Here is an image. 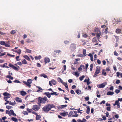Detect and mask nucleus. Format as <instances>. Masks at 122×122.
<instances>
[{"mask_svg":"<svg viewBox=\"0 0 122 122\" xmlns=\"http://www.w3.org/2000/svg\"><path fill=\"white\" fill-rule=\"evenodd\" d=\"M26 49V52H27L28 53H30L31 52V51L29 50L28 49H27L26 48H25Z\"/></svg>","mask_w":122,"mask_h":122,"instance_id":"nucleus-24","label":"nucleus"},{"mask_svg":"<svg viewBox=\"0 0 122 122\" xmlns=\"http://www.w3.org/2000/svg\"><path fill=\"white\" fill-rule=\"evenodd\" d=\"M5 65H7V63H5L4 64H3V66L2 65H0V66L3 67H5V66H6Z\"/></svg>","mask_w":122,"mask_h":122,"instance_id":"nucleus-50","label":"nucleus"},{"mask_svg":"<svg viewBox=\"0 0 122 122\" xmlns=\"http://www.w3.org/2000/svg\"><path fill=\"white\" fill-rule=\"evenodd\" d=\"M5 42L2 41H0V44L2 45H4Z\"/></svg>","mask_w":122,"mask_h":122,"instance_id":"nucleus-36","label":"nucleus"},{"mask_svg":"<svg viewBox=\"0 0 122 122\" xmlns=\"http://www.w3.org/2000/svg\"><path fill=\"white\" fill-rule=\"evenodd\" d=\"M93 67V64H91L90 65V70L91 71H92V68Z\"/></svg>","mask_w":122,"mask_h":122,"instance_id":"nucleus-39","label":"nucleus"},{"mask_svg":"<svg viewBox=\"0 0 122 122\" xmlns=\"http://www.w3.org/2000/svg\"><path fill=\"white\" fill-rule=\"evenodd\" d=\"M40 108L39 106L37 105H34L32 107V109L35 111H38Z\"/></svg>","mask_w":122,"mask_h":122,"instance_id":"nucleus-4","label":"nucleus"},{"mask_svg":"<svg viewBox=\"0 0 122 122\" xmlns=\"http://www.w3.org/2000/svg\"><path fill=\"white\" fill-rule=\"evenodd\" d=\"M32 83V80L29 79L27 80V84H30Z\"/></svg>","mask_w":122,"mask_h":122,"instance_id":"nucleus-32","label":"nucleus"},{"mask_svg":"<svg viewBox=\"0 0 122 122\" xmlns=\"http://www.w3.org/2000/svg\"><path fill=\"white\" fill-rule=\"evenodd\" d=\"M44 94L46 95L49 98H50L51 97L50 93L48 92H45L44 93Z\"/></svg>","mask_w":122,"mask_h":122,"instance_id":"nucleus-15","label":"nucleus"},{"mask_svg":"<svg viewBox=\"0 0 122 122\" xmlns=\"http://www.w3.org/2000/svg\"><path fill=\"white\" fill-rule=\"evenodd\" d=\"M97 86L100 88H103L105 86V84H97Z\"/></svg>","mask_w":122,"mask_h":122,"instance_id":"nucleus-10","label":"nucleus"},{"mask_svg":"<svg viewBox=\"0 0 122 122\" xmlns=\"http://www.w3.org/2000/svg\"><path fill=\"white\" fill-rule=\"evenodd\" d=\"M82 36L86 38L87 37V35L86 34H83V35Z\"/></svg>","mask_w":122,"mask_h":122,"instance_id":"nucleus-63","label":"nucleus"},{"mask_svg":"<svg viewBox=\"0 0 122 122\" xmlns=\"http://www.w3.org/2000/svg\"><path fill=\"white\" fill-rule=\"evenodd\" d=\"M66 113H62L61 114V115L62 116L65 117L66 116Z\"/></svg>","mask_w":122,"mask_h":122,"instance_id":"nucleus-56","label":"nucleus"},{"mask_svg":"<svg viewBox=\"0 0 122 122\" xmlns=\"http://www.w3.org/2000/svg\"><path fill=\"white\" fill-rule=\"evenodd\" d=\"M55 106L53 104H48L42 108L43 111L45 112H47L51 108L55 107Z\"/></svg>","mask_w":122,"mask_h":122,"instance_id":"nucleus-1","label":"nucleus"},{"mask_svg":"<svg viewBox=\"0 0 122 122\" xmlns=\"http://www.w3.org/2000/svg\"><path fill=\"white\" fill-rule=\"evenodd\" d=\"M13 107L12 106H6V108L8 109H9L12 108Z\"/></svg>","mask_w":122,"mask_h":122,"instance_id":"nucleus-35","label":"nucleus"},{"mask_svg":"<svg viewBox=\"0 0 122 122\" xmlns=\"http://www.w3.org/2000/svg\"><path fill=\"white\" fill-rule=\"evenodd\" d=\"M15 52H16L18 54H20L21 53V51L20 49H19L18 50V51H15Z\"/></svg>","mask_w":122,"mask_h":122,"instance_id":"nucleus-31","label":"nucleus"},{"mask_svg":"<svg viewBox=\"0 0 122 122\" xmlns=\"http://www.w3.org/2000/svg\"><path fill=\"white\" fill-rule=\"evenodd\" d=\"M41 76H42L45 78H47V76L44 74H41Z\"/></svg>","mask_w":122,"mask_h":122,"instance_id":"nucleus-49","label":"nucleus"},{"mask_svg":"<svg viewBox=\"0 0 122 122\" xmlns=\"http://www.w3.org/2000/svg\"><path fill=\"white\" fill-rule=\"evenodd\" d=\"M41 118V116L40 115H38L37 114L36 115V120H39L40 118Z\"/></svg>","mask_w":122,"mask_h":122,"instance_id":"nucleus-27","label":"nucleus"},{"mask_svg":"<svg viewBox=\"0 0 122 122\" xmlns=\"http://www.w3.org/2000/svg\"><path fill=\"white\" fill-rule=\"evenodd\" d=\"M14 102H12L11 101H9V104L12 106L15 105V101H14Z\"/></svg>","mask_w":122,"mask_h":122,"instance_id":"nucleus-22","label":"nucleus"},{"mask_svg":"<svg viewBox=\"0 0 122 122\" xmlns=\"http://www.w3.org/2000/svg\"><path fill=\"white\" fill-rule=\"evenodd\" d=\"M121 73L119 72H117L116 73L117 76L118 77H119L121 75Z\"/></svg>","mask_w":122,"mask_h":122,"instance_id":"nucleus-43","label":"nucleus"},{"mask_svg":"<svg viewBox=\"0 0 122 122\" xmlns=\"http://www.w3.org/2000/svg\"><path fill=\"white\" fill-rule=\"evenodd\" d=\"M24 57L27 60H28L29 61H30V59L29 58V56L26 55H25L24 56Z\"/></svg>","mask_w":122,"mask_h":122,"instance_id":"nucleus-26","label":"nucleus"},{"mask_svg":"<svg viewBox=\"0 0 122 122\" xmlns=\"http://www.w3.org/2000/svg\"><path fill=\"white\" fill-rule=\"evenodd\" d=\"M57 80L59 82H60L62 84H67L65 82H63V80L60 77H58L57 78Z\"/></svg>","mask_w":122,"mask_h":122,"instance_id":"nucleus-8","label":"nucleus"},{"mask_svg":"<svg viewBox=\"0 0 122 122\" xmlns=\"http://www.w3.org/2000/svg\"><path fill=\"white\" fill-rule=\"evenodd\" d=\"M23 113L25 115H27L28 113V112L26 111H23Z\"/></svg>","mask_w":122,"mask_h":122,"instance_id":"nucleus-61","label":"nucleus"},{"mask_svg":"<svg viewBox=\"0 0 122 122\" xmlns=\"http://www.w3.org/2000/svg\"><path fill=\"white\" fill-rule=\"evenodd\" d=\"M86 108L87 109L86 111V113L87 114H89L90 111V107L89 106H87L86 107Z\"/></svg>","mask_w":122,"mask_h":122,"instance_id":"nucleus-20","label":"nucleus"},{"mask_svg":"<svg viewBox=\"0 0 122 122\" xmlns=\"http://www.w3.org/2000/svg\"><path fill=\"white\" fill-rule=\"evenodd\" d=\"M7 118V117H4L2 118L1 120L2 119L3 121H5V120Z\"/></svg>","mask_w":122,"mask_h":122,"instance_id":"nucleus-64","label":"nucleus"},{"mask_svg":"<svg viewBox=\"0 0 122 122\" xmlns=\"http://www.w3.org/2000/svg\"><path fill=\"white\" fill-rule=\"evenodd\" d=\"M21 61L22 64H25L27 63V61L25 59H24L22 61Z\"/></svg>","mask_w":122,"mask_h":122,"instance_id":"nucleus-33","label":"nucleus"},{"mask_svg":"<svg viewBox=\"0 0 122 122\" xmlns=\"http://www.w3.org/2000/svg\"><path fill=\"white\" fill-rule=\"evenodd\" d=\"M114 92H108L107 94V95H112L114 94Z\"/></svg>","mask_w":122,"mask_h":122,"instance_id":"nucleus-12","label":"nucleus"},{"mask_svg":"<svg viewBox=\"0 0 122 122\" xmlns=\"http://www.w3.org/2000/svg\"><path fill=\"white\" fill-rule=\"evenodd\" d=\"M67 106V105H61V107H61L62 108L64 107H66Z\"/></svg>","mask_w":122,"mask_h":122,"instance_id":"nucleus-57","label":"nucleus"},{"mask_svg":"<svg viewBox=\"0 0 122 122\" xmlns=\"http://www.w3.org/2000/svg\"><path fill=\"white\" fill-rule=\"evenodd\" d=\"M89 84H87V86L85 88V89H87V88L89 90H91V87L90 86L88 85Z\"/></svg>","mask_w":122,"mask_h":122,"instance_id":"nucleus-29","label":"nucleus"},{"mask_svg":"<svg viewBox=\"0 0 122 122\" xmlns=\"http://www.w3.org/2000/svg\"><path fill=\"white\" fill-rule=\"evenodd\" d=\"M70 42L69 41L67 40H66L64 41V43L65 44H68Z\"/></svg>","mask_w":122,"mask_h":122,"instance_id":"nucleus-48","label":"nucleus"},{"mask_svg":"<svg viewBox=\"0 0 122 122\" xmlns=\"http://www.w3.org/2000/svg\"><path fill=\"white\" fill-rule=\"evenodd\" d=\"M73 114V112L72 111H71L69 113L68 116L69 117H72V114Z\"/></svg>","mask_w":122,"mask_h":122,"instance_id":"nucleus-30","label":"nucleus"},{"mask_svg":"<svg viewBox=\"0 0 122 122\" xmlns=\"http://www.w3.org/2000/svg\"><path fill=\"white\" fill-rule=\"evenodd\" d=\"M4 45L5 46V47H10V45L9 44L7 43H5V44Z\"/></svg>","mask_w":122,"mask_h":122,"instance_id":"nucleus-46","label":"nucleus"},{"mask_svg":"<svg viewBox=\"0 0 122 122\" xmlns=\"http://www.w3.org/2000/svg\"><path fill=\"white\" fill-rule=\"evenodd\" d=\"M120 92V90L118 89H116L115 90V92L117 94L119 93Z\"/></svg>","mask_w":122,"mask_h":122,"instance_id":"nucleus-62","label":"nucleus"},{"mask_svg":"<svg viewBox=\"0 0 122 122\" xmlns=\"http://www.w3.org/2000/svg\"><path fill=\"white\" fill-rule=\"evenodd\" d=\"M76 92L78 95L81 94V92L80 90H77L76 91Z\"/></svg>","mask_w":122,"mask_h":122,"instance_id":"nucleus-25","label":"nucleus"},{"mask_svg":"<svg viewBox=\"0 0 122 122\" xmlns=\"http://www.w3.org/2000/svg\"><path fill=\"white\" fill-rule=\"evenodd\" d=\"M70 48L72 50H74L76 49V44L74 43L71 44Z\"/></svg>","mask_w":122,"mask_h":122,"instance_id":"nucleus-5","label":"nucleus"},{"mask_svg":"<svg viewBox=\"0 0 122 122\" xmlns=\"http://www.w3.org/2000/svg\"><path fill=\"white\" fill-rule=\"evenodd\" d=\"M115 103L118 106V107L119 108L120 107V103L118 100H116L115 102Z\"/></svg>","mask_w":122,"mask_h":122,"instance_id":"nucleus-17","label":"nucleus"},{"mask_svg":"<svg viewBox=\"0 0 122 122\" xmlns=\"http://www.w3.org/2000/svg\"><path fill=\"white\" fill-rule=\"evenodd\" d=\"M41 56L40 55L39 56H36L35 57V59L36 60H37L38 59H41Z\"/></svg>","mask_w":122,"mask_h":122,"instance_id":"nucleus-23","label":"nucleus"},{"mask_svg":"<svg viewBox=\"0 0 122 122\" xmlns=\"http://www.w3.org/2000/svg\"><path fill=\"white\" fill-rule=\"evenodd\" d=\"M101 32H100L99 33H97V37L99 41V39H100V36L101 35Z\"/></svg>","mask_w":122,"mask_h":122,"instance_id":"nucleus-11","label":"nucleus"},{"mask_svg":"<svg viewBox=\"0 0 122 122\" xmlns=\"http://www.w3.org/2000/svg\"><path fill=\"white\" fill-rule=\"evenodd\" d=\"M85 77V76L84 75L82 76H81L79 77V78L80 80L81 81H82L83 80V79Z\"/></svg>","mask_w":122,"mask_h":122,"instance_id":"nucleus-37","label":"nucleus"},{"mask_svg":"<svg viewBox=\"0 0 122 122\" xmlns=\"http://www.w3.org/2000/svg\"><path fill=\"white\" fill-rule=\"evenodd\" d=\"M100 69H96L94 74L95 75H96L100 73Z\"/></svg>","mask_w":122,"mask_h":122,"instance_id":"nucleus-21","label":"nucleus"},{"mask_svg":"<svg viewBox=\"0 0 122 122\" xmlns=\"http://www.w3.org/2000/svg\"><path fill=\"white\" fill-rule=\"evenodd\" d=\"M27 93L24 91H21L20 92V94L22 96H24L26 95Z\"/></svg>","mask_w":122,"mask_h":122,"instance_id":"nucleus-13","label":"nucleus"},{"mask_svg":"<svg viewBox=\"0 0 122 122\" xmlns=\"http://www.w3.org/2000/svg\"><path fill=\"white\" fill-rule=\"evenodd\" d=\"M120 83V81L119 80H117L116 81V83L117 84H118Z\"/></svg>","mask_w":122,"mask_h":122,"instance_id":"nucleus-58","label":"nucleus"},{"mask_svg":"<svg viewBox=\"0 0 122 122\" xmlns=\"http://www.w3.org/2000/svg\"><path fill=\"white\" fill-rule=\"evenodd\" d=\"M15 100L16 101L18 102H21L22 101L21 99L18 97H16V98Z\"/></svg>","mask_w":122,"mask_h":122,"instance_id":"nucleus-9","label":"nucleus"},{"mask_svg":"<svg viewBox=\"0 0 122 122\" xmlns=\"http://www.w3.org/2000/svg\"><path fill=\"white\" fill-rule=\"evenodd\" d=\"M121 30L119 29H117L116 30V32L117 34L120 33L121 32Z\"/></svg>","mask_w":122,"mask_h":122,"instance_id":"nucleus-28","label":"nucleus"},{"mask_svg":"<svg viewBox=\"0 0 122 122\" xmlns=\"http://www.w3.org/2000/svg\"><path fill=\"white\" fill-rule=\"evenodd\" d=\"M110 107H107V111H110L111 110H110Z\"/></svg>","mask_w":122,"mask_h":122,"instance_id":"nucleus-60","label":"nucleus"},{"mask_svg":"<svg viewBox=\"0 0 122 122\" xmlns=\"http://www.w3.org/2000/svg\"><path fill=\"white\" fill-rule=\"evenodd\" d=\"M114 54L116 56H119V54L118 53H117L116 51H114Z\"/></svg>","mask_w":122,"mask_h":122,"instance_id":"nucleus-42","label":"nucleus"},{"mask_svg":"<svg viewBox=\"0 0 122 122\" xmlns=\"http://www.w3.org/2000/svg\"><path fill=\"white\" fill-rule=\"evenodd\" d=\"M7 55L8 56L13 57H14L15 56V55H12L9 53L7 54Z\"/></svg>","mask_w":122,"mask_h":122,"instance_id":"nucleus-44","label":"nucleus"},{"mask_svg":"<svg viewBox=\"0 0 122 122\" xmlns=\"http://www.w3.org/2000/svg\"><path fill=\"white\" fill-rule=\"evenodd\" d=\"M7 77L11 79H13V77H12L11 75H9L8 76H7Z\"/></svg>","mask_w":122,"mask_h":122,"instance_id":"nucleus-53","label":"nucleus"},{"mask_svg":"<svg viewBox=\"0 0 122 122\" xmlns=\"http://www.w3.org/2000/svg\"><path fill=\"white\" fill-rule=\"evenodd\" d=\"M90 80V79L89 78H88L87 79H85L84 80V81L85 82H86L87 84L88 82V81H89Z\"/></svg>","mask_w":122,"mask_h":122,"instance_id":"nucleus-40","label":"nucleus"},{"mask_svg":"<svg viewBox=\"0 0 122 122\" xmlns=\"http://www.w3.org/2000/svg\"><path fill=\"white\" fill-rule=\"evenodd\" d=\"M47 98L46 97L43 98L39 97L38 98V100L40 103H45L47 101Z\"/></svg>","mask_w":122,"mask_h":122,"instance_id":"nucleus-2","label":"nucleus"},{"mask_svg":"<svg viewBox=\"0 0 122 122\" xmlns=\"http://www.w3.org/2000/svg\"><path fill=\"white\" fill-rule=\"evenodd\" d=\"M27 110L29 112H31L32 111V110L31 109L29 108H27Z\"/></svg>","mask_w":122,"mask_h":122,"instance_id":"nucleus-55","label":"nucleus"},{"mask_svg":"<svg viewBox=\"0 0 122 122\" xmlns=\"http://www.w3.org/2000/svg\"><path fill=\"white\" fill-rule=\"evenodd\" d=\"M70 92L71 93L73 94H75V92L73 90H71L70 91Z\"/></svg>","mask_w":122,"mask_h":122,"instance_id":"nucleus-59","label":"nucleus"},{"mask_svg":"<svg viewBox=\"0 0 122 122\" xmlns=\"http://www.w3.org/2000/svg\"><path fill=\"white\" fill-rule=\"evenodd\" d=\"M59 94L58 93L56 92H53V95H54L56 96H58L59 95Z\"/></svg>","mask_w":122,"mask_h":122,"instance_id":"nucleus-54","label":"nucleus"},{"mask_svg":"<svg viewBox=\"0 0 122 122\" xmlns=\"http://www.w3.org/2000/svg\"><path fill=\"white\" fill-rule=\"evenodd\" d=\"M50 59L47 57H46L44 59V62L45 64H46L47 63H48L50 62Z\"/></svg>","mask_w":122,"mask_h":122,"instance_id":"nucleus-7","label":"nucleus"},{"mask_svg":"<svg viewBox=\"0 0 122 122\" xmlns=\"http://www.w3.org/2000/svg\"><path fill=\"white\" fill-rule=\"evenodd\" d=\"M56 82L54 80H51V81H50L49 82V84H56Z\"/></svg>","mask_w":122,"mask_h":122,"instance_id":"nucleus-14","label":"nucleus"},{"mask_svg":"<svg viewBox=\"0 0 122 122\" xmlns=\"http://www.w3.org/2000/svg\"><path fill=\"white\" fill-rule=\"evenodd\" d=\"M75 75L77 77H78L79 76V73H78L77 72H75Z\"/></svg>","mask_w":122,"mask_h":122,"instance_id":"nucleus-45","label":"nucleus"},{"mask_svg":"<svg viewBox=\"0 0 122 122\" xmlns=\"http://www.w3.org/2000/svg\"><path fill=\"white\" fill-rule=\"evenodd\" d=\"M36 87L38 88V90L37 92H42L43 90V89L40 87L37 86Z\"/></svg>","mask_w":122,"mask_h":122,"instance_id":"nucleus-16","label":"nucleus"},{"mask_svg":"<svg viewBox=\"0 0 122 122\" xmlns=\"http://www.w3.org/2000/svg\"><path fill=\"white\" fill-rule=\"evenodd\" d=\"M2 29V28H0V34L2 35H5L6 34L5 33H3L0 30Z\"/></svg>","mask_w":122,"mask_h":122,"instance_id":"nucleus-47","label":"nucleus"},{"mask_svg":"<svg viewBox=\"0 0 122 122\" xmlns=\"http://www.w3.org/2000/svg\"><path fill=\"white\" fill-rule=\"evenodd\" d=\"M116 40V41L117 42L118 41L119 38L118 36H115Z\"/></svg>","mask_w":122,"mask_h":122,"instance_id":"nucleus-41","label":"nucleus"},{"mask_svg":"<svg viewBox=\"0 0 122 122\" xmlns=\"http://www.w3.org/2000/svg\"><path fill=\"white\" fill-rule=\"evenodd\" d=\"M3 95L5 96H11V95L10 94L7 92H5L3 93Z\"/></svg>","mask_w":122,"mask_h":122,"instance_id":"nucleus-18","label":"nucleus"},{"mask_svg":"<svg viewBox=\"0 0 122 122\" xmlns=\"http://www.w3.org/2000/svg\"><path fill=\"white\" fill-rule=\"evenodd\" d=\"M10 96H5V97H4V99L5 100V101H6V100H7L10 97Z\"/></svg>","mask_w":122,"mask_h":122,"instance_id":"nucleus-34","label":"nucleus"},{"mask_svg":"<svg viewBox=\"0 0 122 122\" xmlns=\"http://www.w3.org/2000/svg\"><path fill=\"white\" fill-rule=\"evenodd\" d=\"M9 66L10 67L12 68L13 69L15 70L18 71L19 70V69L18 68L15 66L11 63H9Z\"/></svg>","mask_w":122,"mask_h":122,"instance_id":"nucleus-6","label":"nucleus"},{"mask_svg":"<svg viewBox=\"0 0 122 122\" xmlns=\"http://www.w3.org/2000/svg\"><path fill=\"white\" fill-rule=\"evenodd\" d=\"M26 41L28 43H30V42H33V41H32V40H30L29 39H28Z\"/></svg>","mask_w":122,"mask_h":122,"instance_id":"nucleus-38","label":"nucleus"},{"mask_svg":"<svg viewBox=\"0 0 122 122\" xmlns=\"http://www.w3.org/2000/svg\"><path fill=\"white\" fill-rule=\"evenodd\" d=\"M15 33V30H12L10 32V34H14Z\"/></svg>","mask_w":122,"mask_h":122,"instance_id":"nucleus-51","label":"nucleus"},{"mask_svg":"<svg viewBox=\"0 0 122 122\" xmlns=\"http://www.w3.org/2000/svg\"><path fill=\"white\" fill-rule=\"evenodd\" d=\"M14 82H15L16 83H21V82H20L18 80H15V81H14Z\"/></svg>","mask_w":122,"mask_h":122,"instance_id":"nucleus-52","label":"nucleus"},{"mask_svg":"<svg viewBox=\"0 0 122 122\" xmlns=\"http://www.w3.org/2000/svg\"><path fill=\"white\" fill-rule=\"evenodd\" d=\"M6 114H8L10 116H11V115L15 116H16V114L14 112L13 110L12 109L10 110V111L6 110Z\"/></svg>","mask_w":122,"mask_h":122,"instance_id":"nucleus-3","label":"nucleus"},{"mask_svg":"<svg viewBox=\"0 0 122 122\" xmlns=\"http://www.w3.org/2000/svg\"><path fill=\"white\" fill-rule=\"evenodd\" d=\"M11 120L15 122H18L17 119L16 118H15L14 117H12L11 118Z\"/></svg>","mask_w":122,"mask_h":122,"instance_id":"nucleus-19","label":"nucleus"}]
</instances>
